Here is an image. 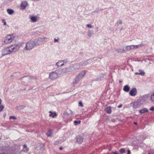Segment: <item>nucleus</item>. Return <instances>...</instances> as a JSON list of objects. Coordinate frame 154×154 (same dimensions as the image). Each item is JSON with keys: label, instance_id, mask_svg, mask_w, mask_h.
Listing matches in <instances>:
<instances>
[{"label": "nucleus", "instance_id": "1", "mask_svg": "<svg viewBox=\"0 0 154 154\" xmlns=\"http://www.w3.org/2000/svg\"><path fill=\"white\" fill-rule=\"evenodd\" d=\"M80 68L79 65L78 63L71 65L69 67L63 69L61 71V74H64L66 73H70L76 71Z\"/></svg>", "mask_w": 154, "mask_h": 154}, {"label": "nucleus", "instance_id": "2", "mask_svg": "<svg viewBox=\"0 0 154 154\" xmlns=\"http://www.w3.org/2000/svg\"><path fill=\"white\" fill-rule=\"evenodd\" d=\"M38 45H39V43H38L37 40H31L26 43L24 50L25 51L31 50L35 46Z\"/></svg>", "mask_w": 154, "mask_h": 154}, {"label": "nucleus", "instance_id": "3", "mask_svg": "<svg viewBox=\"0 0 154 154\" xmlns=\"http://www.w3.org/2000/svg\"><path fill=\"white\" fill-rule=\"evenodd\" d=\"M21 44L20 43H15L8 46L11 54H14L19 50Z\"/></svg>", "mask_w": 154, "mask_h": 154}, {"label": "nucleus", "instance_id": "4", "mask_svg": "<svg viewBox=\"0 0 154 154\" xmlns=\"http://www.w3.org/2000/svg\"><path fill=\"white\" fill-rule=\"evenodd\" d=\"M143 46V45L141 44L138 45H128L125 46L124 48V50L125 51H130L131 50L137 49L139 47H142Z\"/></svg>", "mask_w": 154, "mask_h": 154}, {"label": "nucleus", "instance_id": "5", "mask_svg": "<svg viewBox=\"0 0 154 154\" xmlns=\"http://www.w3.org/2000/svg\"><path fill=\"white\" fill-rule=\"evenodd\" d=\"M14 38L13 35H9L4 38L3 40L5 44H7L11 43Z\"/></svg>", "mask_w": 154, "mask_h": 154}, {"label": "nucleus", "instance_id": "6", "mask_svg": "<svg viewBox=\"0 0 154 154\" xmlns=\"http://www.w3.org/2000/svg\"><path fill=\"white\" fill-rule=\"evenodd\" d=\"M1 52L3 56L11 54L9 46L2 49Z\"/></svg>", "mask_w": 154, "mask_h": 154}, {"label": "nucleus", "instance_id": "7", "mask_svg": "<svg viewBox=\"0 0 154 154\" xmlns=\"http://www.w3.org/2000/svg\"><path fill=\"white\" fill-rule=\"evenodd\" d=\"M68 61L66 60H60L56 63L55 66H57V67L65 65L66 64L68 63Z\"/></svg>", "mask_w": 154, "mask_h": 154}, {"label": "nucleus", "instance_id": "8", "mask_svg": "<svg viewBox=\"0 0 154 154\" xmlns=\"http://www.w3.org/2000/svg\"><path fill=\"white\" fill-rule=\"evenodd\" d=\"M58 74L55 72L50 73L49 75V78L52 80H54L57 79L58 77Z\"/></svg>", "mask_w": 154, "mask_h": 154}, {"label": "nucleus", "instance_id": "9", "mask_svg": "<svg viewBox=\"0 0 154 154\" xmlns=\"http://www.w3.org/2000/svg\"><path fill=\"white\" fill-rule=\"evenodd\" d=\"M137 93L136 88H134L130 91L129 94L131 96H134L136 95Z\"/></svg>", "mask_w": 154, "mask_h": 154}, {"label": "nucleus", "instance_id": "10", "mask_svg": "<svg viewBox=\"0 0 154 154\" xmlns=\"http://www.w3.org/2000/svg\"><path fill=\"white\" fill-rule=\"evenodd\" d=\"M29 5L27 2L26 1L23 2L20 5V9L21 10H24L26 7Z\"/></svg>", "mask_w": 154, "mask_h": 154}, {"label": "nucleus", "instance_id": "11", "mask_svg": "<svg viewBox=\"0 0 154 154\" xmlns=\"http://www.w3.org/2000/svg\"><path fill=\"white\" fill-rule=\"evenodd\" d=\"M29 18L32 22L33 23L36 22L38 20V17L36 16L33 15H30L29 17Z\"/></svg>", "mask_w": 154, "mask_h": 154}, {"label": "nucleus", "instance_id": "12", "mask_svg": "<svg viewBox=\"0 0 154 154\" xmlns=\"http://www.w3.org/2000/svg\"><path fill=\"white\" fill-rule=\"evenodd\" d=\"M141 106V104L137 102H134L133 103V107L135 109L139 108Z\"/></svg>", "mask_w": 154, "mask_h": 154}, {"label": "nucleus", "instance_id": "13", "mask_svg": "<svg viewBox=\"0 0 154 154\" xmlns=\"http://www.w3.org/2000/svg\"><path fill=\"white\" fill-rule=\"evenodd\" d=\"M86 74V71H82L81 72L79 73L77 76L81 80L85 75Z\"/></svg>", "mask_w": 154, "mask_h": 154}, {"label": "nucleus", "instance_id": "14", "mask_svg": "<svg viewBox=\"0 0 154 154\" xmlns=\"http://www.w3.org/2000/svg\"><path fill=\"white\" fill-rule=\"evenodd\" d=\"M80 80L79 78L77 76L74 79V80L72 84V85L73 86H74L75 85L77 84L79 82Z\"/></svg>", "mask_w": 154, "mask_h": 154}, {"label": "nucleus", "instance_id": "15", "mask_svg": "<svg viewBox=\"0 0 154 154\" xmlns=\"http://www.w3.org/2000/svg\"><path fill=\"white\" fill-rule=\"evenodd\" d=\"M80 80L79 78L77 76L74 79V80L72 84V85L73 86H74L75 85L77 84L79 82Z\"/></svg>", "mask_w": 154, "mask_h": 154}, {"label": "nucleus", "instance_id": "16", "mask_svg": "<svg viewBox=\"0 0 154 154\" xmlns=\"http://www.w3.org/2000/svg\"><path fill=\"white\" fill-rule=\"evenodd\" d=\"M80 68L83 66H85L88 64H89L88 60L87 61H82L79 64Z\"/></svg>", "mask_w": 154, "mask_h": 154}, {"label": "nucleus", "instance_id": "17", "mask_svg": "<svg viewBox=\"0 0 154 154\" xmlns=\"http://www.w3.org/2000/svg\"><path fill=\"white\" fill-rule=\"evenodd\" d=\"M77 142L79 144H81L82 143L83 141V138L80 136L77 137Z\"/></svg>", "mask_w": 154, "mask_h": 154}, {"label": "nucleus", "instance_id": "18", "mask_svg": "<svg viewBox=\"0 0 154 154\" xmlns=\"http://www.w3.org/2000/svg\"><path fill=\"white\" fill-rule=\"evenodd\" d=\"M148 111V109L145 108H144L139 111V112L140 114L147 112Z\"/></svg>", "mask_w": 154, "mask_h": 154}, {"label": "nucleus", "instance_id": "19", "mask_svg": "<svg viewBox=\"0 0 154 154\" xmlns=\"http://www.w3.org/2000/svg\"><path fill=\"white\" fill-rule=\"evenodd\" d=\"M150 100L151 102L154 103V91L152 93L150 96Z\"/></svg>", "mask_w": 154, "mask_h": 154}, {"label": "nucleus", "instance_id": "20", "mask_svg": "<svg viewBox=\"0 0 154 154\" xmlns=\"http://www.w3.org/2000/svg\"><path fill=\"white\" fill-rule=\"evenodd\" d=\"M45 38V37H43L42 38H39L37 39H35V40H37L38 43V42H45V40H44V39ZM39 43V44H40L39 43Z\"/></svg>", "mask_w": 154, "mask_h": 154}, {"label": "nucleus", "instance_id": "21", "mask_svg": "<svg viewBox=\"0 0 154 154\" xmlns=\"http://www.w3.org/2000/svg\"><path fill=\"white\" fill-rule=\"evenodd\" d=\"M130 90V87L128 85H125L123 88V90L124 91L128 92Z\"/></svg>", "mask_w": 154, "mask_h": 154}, {"label": "nucleus", "instance_id": "22", "mask_svg": "<svg viewBox=\"0 0 154 154\" xmlns=\"http://www.w3.org/2000/svg\"><path fill=\"white\" fill-rule=\"evenodd\" d=\"M149 97L148 94H146L143 96L142 99L145 101H147L148 100Z\"/></svg>", "mask_w": 154, "mask_h": 154}, {"label": "nucleus", "instance_id": "23", "mask_svg": "<svg viewBox=\"0 0 154 154\" xmlns=\"http://www.w3.org/2000/svg\"><path fill=\"white\" fill-rule=\"evenodd\" d=\"M49 116L50 117H51L53 118H54L57 116V114L55 112H52L50 111L49 112Z\"/></svg>", "mask_w": 154, "mask_h": 154}, {"label": "nucleus", "instance_id": "24", "mask_svg": "<svg viewBox=\"0 0 154 154\" xmlns=\"http://www.w3.org/2000/svg\"><path fill=\"white\" fill-rule=\"evenodd\" d=\"M7 13L11 15L14 13V11L11 9H8L7 10Z\"/></svg>", "mask_w": 154, "mask_h": 154}, {"label": "nucleus", "instance_id": "25", "mask_svg": "<svg viewBox=\"0 0 154 154\" xmlns=\"http://www.w3.org/2000/svg\"><path fill=\"white\" fill-rule=\"evenodd\" d=\"M23 151L24 152H27L28 151V149L27 148V146L26 144H24L23 146Z\"/></svg>", "mask_w": 154, "mask_h": 154}, {"label": "nucleus", "instance_id": "26", "mask_svg": "<svg viewBox=\"0 0 154 154\" xmlns=\"http://www.w3.org/2000/svg\"><path fill=\"white\" fill-rule=\"evenodd\" d=\"M106 111L107 113H110L112 112L111 107L110 106L107 107L106 109Z\"/></svg>", "mask_w": 154, "mask_h": 154}, {"label": "nucleus", "instance_id": "27", "mask_svg": "<svg viewBox=\"0 0 154 154\" xmlns=\"http://www.w3.org/2000/svg\"><path fill=\"white\" fill-rule=\"evenodd\" d=\"M119 152L122 153H125V150L124 148H121L119 150Z\"/></svg>", "mask_w": 154, "mask_h": 154}, {"label": "nucleus", "instance_id": "28", "mask_svg": "<svg viewBox=\"0 0 154 154\" xmlns=\"http://www.w3.org/2000/svg\"><path fill=\"white\" fill-rule=\"evenodd\" d=\"M62 141H63L62 140H58L55 142V144L56 145L60 143Z\"/></svg>", "mask_w": 154, "mask_h": 154}, {"label": "nucleus", "instance_id": "29", "mask_svg": "<svg viewBox=\"0 0 154 154\" xmlns=\"http://www.w3.org/2000/svg\"><path fill=\"white\" fill-rule=\"evenodd\" d=\"M139 71L140 73V75L143 76L144 75L145 72L141 70H139Z\"/></svg>", "mask_w": 154, "mask_h": 154}, {"label": "nucleus", "instance_id": "30", "mask_svg": "<svg viewBox=\"0 0 154 154\" xmlns=\"http://www.w3.org/2000/svg\"><path fill=\"white\" fill-rule=\"evenodd\" d=\"M94 58H94L93 59H91L88 60V61L89 64H90V63H92L94 61L96 60H94Z\"/></svg>", "mask_w": 154, "mask_h": 154}, {"label": "nucleus", "instance_id": "31", "mask_svg": "<svg viewBox=\"0 0 154 154\" xmlns=\"http://www.w3.org/2000/svg\"><path fill=\"white\" fill-rule=\"evenodd\" d=\"M51 130H48L47 133V135L48 137H51Z\"/></svg>", "mask_w": 154, "mask_h": 154}, {"label": "nucleus", "instance_id": "32", "mask_svg": "<svg viewBox=\"0 0 154 154\" xmlns=\"http://www.w3.org/2000/svg\"><path fill=\"white\" fill-rule=\"evenodd\" d=\"M92 33L91 32L90 30H89L88 31L87 35L89 37H90L92 35Z\"/></svg>", "mask_w": 154, "mask_h": 154}, {"label": "nucleus", "instance_id": "33", "mask_svg": "<svg viewBox=\"0 0 154 154\" xmlns=\"http://www.w3.org/2000/svg\"><path fill=\"white\" fill-rule=\"evenodd\" d=\"M80 122H81L80 121H75L74 122V123L75 124V125H77L80 124Z\"/></svg>", "mask_w": 154, "mask_h": 154}, {"label": "nucleus", "instance_id": "34", "mask_svg": "<svg viewBox=\"0 0 154 154\" xmlns=\"http://www.w3.org/2000/svg\"><path fill=\"white\" fill-rule=\"evenodd\" d=\"M122 20H119L117 22L116 24H117V25H118V24H122Z\"/></svg>", "mask_w": 154, "mask_h": 154}, {"label": "nucleus", "instance_id": "35", "mask_svg": "<svg viewBox=\"0 0 154 154\" xmlns=\"http://www.w3.org/2000/svg\"><path fill=\"white\" fill-rule=\"evenodd\" d=\"M4 108V106L3 105H0V112L2 111Z\"/></svg>", "mask_w": 154, "mask_h": 154}, {"label": "nucleus", "instance_id": "36", "mask_svg": "<svg viewBox=\"0 0 154 154\" xmlns=\"http://www.w3.org/2000/svg\"><path fill=\"white\" fill-rule=\"evenodd\" d=\"M9 119H13L14 120H15V119H16V118L15 116H10L9 117Z\"/></svg>", "mask_w": 154, "mask_h": 154}, {"label": "nucleus", "instance_id": "37", "mask_svg": "<svg viewBox=\"0 0 154 154\" xmlns=\"http://www.w3.org/2000/svg\"><path fill=\"white\" fill-rule=\"evenodd\" d=\"M88 28H92L93 27V26L90 24H87L86 25V26Z\"/></svg>", "mask_w": 154, "mask_h": 154}, {"label": "nucleus", "instance_id": "38", "mask_svg": "<svg viewBox=\"0 0 154 154\" xmlns=\"http://www.w3.org/2000/svg\"><path fill=\"white\" fill-rule=\"evenodd\" d=\"M149 110L152 111H154V107L152 106L150 108Z\"/></svg>", "mask_w": 154, "mask_h": 154}, {"label": "nucleus", "instance_id": "39", "mask_svg": "<svg viewBox=\"0 0 154 154\" xmlns=\"http://www.w3.org/2000/svg\"><path fill=\"white\" fill-rule=\"evenodd\" d=\"M79 105L80 106H83V104H82V103L81 102H80L79 103Z\"/></svg>", "mask_w": 154, "mask_h": 154}, {"label": "nucleus", "instance_id": "40", "mask_svg": "<svg viewBox=\"0 0 154 154\" xmlns=\"http://www.w3.org/2000/svg\"><path fill=\"white\" fill-rule=\"evenodd\" d=\"M54 42H58V39H56V38H54Z\"/></svg>", "mask_w": 154, "mask_h": 154}, {"label": "nucleus", "instance_id": "41", "mask_svg": "<svg viewBox=\"0 0 154 154\" xmlns=\"http://www.w3.org/2000/svg\"><path fill=\"white\" fill-rule=\"evenodd\" d=\"M112 154H119L116 151L112 152Z\"/></svg>", "mask_w": 154, "mask_h": 154}, {"label": "nucleus", "instance_id": "42", "mask_svg": "<svg viewBox=\"0 0 154 154\" xmlns=\"http://www.w3.org/2000/svg\"><path fill=\"white\" fill-rule=\"evenodd\" d=\"M148 154H154V152L152 151L150 152Z\"/></svg>", "mask_w": 154, "mask_h": 154}, {"label": "nucleus", "instance_id": "43", "mask_svg": "<svg viewBox=\"0 0 154 154\" xmlns=\"http://www.w3.org/2000/svg\"><path fill=\"white\" fill-rule=\"evenodd\" d=\"M130 151L129 150H128L127 154H130Z\"/></svg>", "mask_w": 154, "mask_h": 154}, {"label": "nucleus", "instance_id": "44", "mask_svg": "<svg viewBox=\"0 0 154 154\" xmlns=\"http://www.w3.org/2000/svg\"><path fill=\"white\" fill-rule=\"evenodd\" d=\"M135 74V75H140V73H139V72H136Z\"/></svg>", "mask_w": 154, "mask_h": 154}, {"label": "nucleus", "instance_id": "45", "mask_svg": "<svg viewBox=\"0 0 154 154\" xmlns=\"http://www.w3.org/2000/svg\"><path fill=\"white\" fill-rule=\"evenodd\" d=\"M122 106V105H120L118 106V108H120Z\"/></svg>", "mask_w": 154, "mask_h": 154}, {"label": "nucleus", "instance_id": "46", "mask_svg": "<svg viewBox=\"0 0 154 154\" xmlns=\"http://www.w3.org/2000/svg\"><path fill=\"white\" fill-rule=\"evenodd\" d=\"M6 116V114L5 113L3 114V116L4 117H5Z\"/></svg>", "mask_w": 154, "mask_h": 154}, {"label": "nucleus", "instance_id": "47", "mask_svg": "<svg viewBox=\"0 0 154 154\" xmlns=\"http://www.w3.org/2000/svg\"><path fill=\"white\" fill-rule=\"evenodd\" d=\"M59 149L60 150H62V147H60V148H59Z\"/></svg>", "mask_w": 154, "mask_h": 154}, {"label": "nucleus", "instance_id": "48", "mask_svg": "<svg viewBox=\"0 0 154 154\" xmlns=\"http://www.w3.org/2000/svg\"><path fill=\"white\" fill-rule=\"evenodd\" d=\"M4 25H6V22H5V21L4 22Z\"/></svg>", "mask_w": 154, "mask_h": 154}, {"label": "nucleus", "instance_id": "49", "mask_svg": "<svg viewBox=\"0 0 154 154\" xmlns=\"http://www.w3.org/2000/svg\"><path fill=\"white\" fill-rule=\"evenodd\" d=\"M1 103H2V100H1L0 99V105H1Z\"/></svg>", "mask_w": 154, "mask_h": 154}, {"label": "nucleus", "instance_id": "50", "mask_svg": "<svg viewBox=\"0 0 154 154\" xmlns=\"http://www.w3.org/2000/svg\"><path fill=\"white\" fill-rule=\"evenodd\" d=\"M134 124L135 125H137V123L136 122H134Z\"/></svg>", "mask_w": 154, "mask_h": 154}, {"label": "nucleus", "instance_id": "51", "mask_svg": "<svg viewBox=\"0 0 154 154\" xmlns=\"http://www.w3.org/2000/svg\"><path fill=\"white\" fill-rule=\"evenodd\" d=\"M0 154H6L5 153L3 152V153H0Z\"/></svg>", "mask_w": 154, "mask_h": 154}, {"label": "nucleus", "instance_id": "52", "mask_svg": "<svg viewBox=\"0 0 154 154\" xmlns=\"http://www.w3.org/2000/svg\"><path fill=\"white\" fill-rule=\"evenodd\" d=\"M119 82H120V83H121V82L120 81H119Z\"/></svg>", "mask_w": 154, "mask_h": 154}]
</instances>
